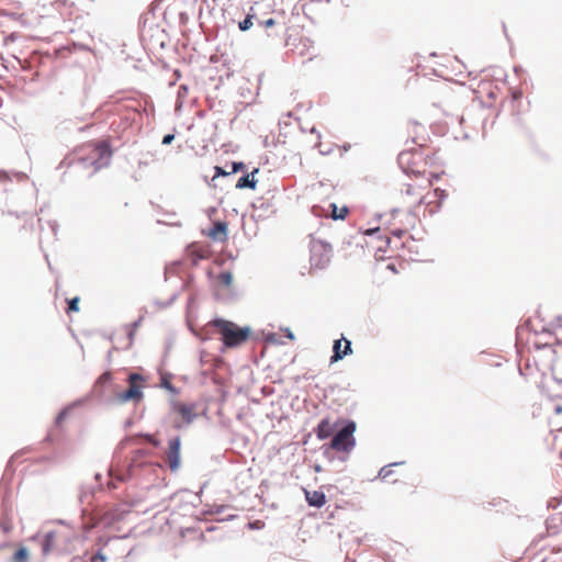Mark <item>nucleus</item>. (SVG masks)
Wrapping results in <instances>:
<instances>
[{
	"mask_svg": "<svg viewBox=\"0 0 562 562\" xmlns=\"http://www.w3.org/2000/svg\"><path fill=\"white\" fill-rule=\"evenodd\" d=\"M313 470H314L315 473H321L323 471V468H322L321 464L315 463L313 465Z\"/></svg>",
	"mask_w": 562,
	"mask_h": 562,
	"instance_id": "nucleus-54",
	"label": "nucleus"
},
{
	"mask_svg": "<svg viewBox=\"0 0 562 562\" xmlns=\"http://www.w3.org/2000/svg\"><path fill=\"white\" fill-rule=\"evenodd\" d=\"M79 303H80L79 296H74L71 299H68L66 312L68 314L79 312Z\"/></svg>",
	"mask_w": 562,
	"mask_h": 562,
	"instance_id": "nucleus-28",
	"label": "nucleus"
},
{
	"mask_svg": "<svg viewBox=\"0 0 562 562\" xmlns=\"http://www.w3.org/2000/svg\"><path fill=\"white\" fill-rule=\"evenodd\" d=\"M218 279H220V282H221L224 286L228 288V286H231V285H232V283H233L234 276H233V273H232L231 271L225 270V271H222V272L220 273Z\"/></svg>",
	"mask_w": 562,
	"mask_h": 562,
	"instance_id": "nucleus-29",
	"label": "nucleus"
},
{
	"mask_svg": "<svg viewBox=\"0 0 562 562\" xmlns=\"http://www.w3.org/2000/svg\"><path fill=\"white\" fill-rule=\"evenodd\" d=\"M252 209L255 212L254 217L257 220H266L276 212L272 200L263 198L257 199L252 203Z\"/></svg>",
	"mask_w": 562,
	"mask_h": 562,
	"instance_id": "nucleus-13",
	"label": "nucleus"
},
{
	"mask_svg": "<svg viewBox=\"0 0 562 562\" xmlns=\"http://www.w3.org/2000/svg\"><path fill=\"white\" fill-rule=\"evenodd\" d=\"M210 325L218 330L222 342L221 352L241 347L254 334L249 325L239 326L235 322L220 316L212 318Z\"/></svg>",
	"mask_w": 562,
	"mask_h": 562,
	"instance_id": "nucleus-1",
	"label": "nucleus"
},
{
	"mask_svg": "<svg viewBox=\"0 0 562 562\" xmlns=\"http://www.w3.org/2000/svg\"><path fill=\"white\" fill-rule=\"evenodd\" d=\"M554 413L557 415H561L562 414V405H555L554 407Z\"/></svg>",
	"mask_w": 562,
	"mask_h": 562,
	"instance_id": "nucleus-59",
	"label": "nucleus"
},
{
	"mask_svg": "<svg viewBox=\"0 0 562 562\" xmlns=\"http://www.w3.org/2000/svg\"><path fill=\"white\" fill-rule=\"evenodd\" d=\"M205 212H206L207 217H209V218H212V217H213V215L217 213V207H215V206H210V207H207V209H206V211H205Z\"/></svg>",
	"mask_w": 562,
	"mask_h": 562,
	"instance_id": "nucleus-50",
	"label": "nucleus"
},
{
	"mask_svg": "<svg viewBox=\"0 0 562 562\" xmlns=\"http://www.w3.org/2000/svg\"><path fill=\"white\" fill-rule=\"evenodd\" d=\"M12 505L11 503V490L9 487H0V505Z\"/></svg>",
	"mask_w": 562,
	"mask_h": 562,
	"instance_id": "nucleus-31",
	"label": "nucleus"
},
{
	"mask_svg": "<svg viewBox=\"0 0 562 562\" xmlns=\"http://www.w3.org/2000/svg\"><path fill=\"white\" fill-rule=\"evenodd\" d=\"M502 26H503L504 34H505V36H506L507 41L509 42V41H510V38H509L508 34H507L506 24L503 22V23H502Z\"/></svg>",
	"mask_w": 562,
	"mask_h": 562,
	"instance_id": "nucleus-61",
	"label": "nucleus"
},
{
	"mask_svg": "<svg viewBox=\"0 0 562 562\" xmlns=\"http://www.w3.org/2000/svg\"><path fill=\"white\" fill-rule=\"evenodd\" d=\"M128 381L134 383L136 381H142L144 382L145 381V378L140 374V373H137V372H131L128 374Z\"/></svg>",
	"mask_w": 562,
	"mask_h": 562,
	"instance_id": "nucleus-42",
	"label": "nucleus"
},
{
	"mask_svg": "<svg viewBox=\"0 0 562 562\" xmlns=\"http://www.w3.org/2000/svg\"><path fill=\"white\" fill-rule=\"evenodd\" d=\"M86 148L89 150V154L77 158L79 166L83 168L93 167L94 171L110 166L113 149L109 138L92 140L87 144Z\"/></svg>",
	"mask_w": 562,
	"mask_h": 562,
	"instance_id": "nucleus-2",
	"label": "nucleus"
},
{
	"mask_svg": "<svg viewBox=\"0 0 562 562\" xmlns=\"http://www.w3.org/2000/svg\"><path fill=\"white\" fill-rule=\"evenodd\" d=\"M115 475L116 480H119L120 482H125L130 480L133 476V464L131 463L124 472Z\"/></svg>",
	"mask_w": 562,
	"mask_h": 562,
	"instance_id": "nucleus-34",
	"label": "nucleus"
},
{
	"mask_svg": "<svg viewBox=\"0 0 562 562\" xmlns=\"http://www.w3.org/2000/svg\"><path fill=\"white\" fill-rule=\"evenodd\" d=\"M406 233L405 229L396 228L392 232L394 237L402 238V236Z\"/></svg>",
	"mask_w": 562,
	"mask_h": 562,
	"instance_id": "nucleus-51",
	"label": "nucleus"
},
{
	"mask_svg": "<svg viewBox=\"0 0 562 562\" xmlns=\"http://www.w3.org/2000/svg\"><path fill=\"white\" fill-rule=\"evenodd\" d=\"M329 207L333 211V214H331L333 220H345L346 216L349 214V209L346 205L338 209L336 203H330Z\"/></svg>",
	"mask_w": 562,
	"mask_h": 562,
	"instance_id": "nucleus-25",
	"label": "nucleus"
},
{
	"mask_svg": "<svg viewBox=\"0 0 562 562\" xmlns=\"http://www.w3.org/2000/svg\"><path fill=\"white\" fill-rule=\"evenodd\" d=\"M144 398L143 387L140 385L132 384L126 390L116 394V401L121 404L134 402L139 403Z\"/></svg>",
	"mask_w": 562,
	"mask_h": 562,
	"instance_id": "nucleus-14",
	"label": "nucleus"
},
{
	"mask_svg": "<svg viewBox=\"0 0 562 562\" xmlns=\"http://www.w3.org/2000/svg\"><path fill=\"white\" fill-rule=\"evenodd\" d=\"M338 424L329 442L338 453H344L348 457L357 445L355 437L357 424L350 418H338Z\"/></svg>",
	"mask_w": 562,
	"mask_h": 562,
	"instance_id": "nucleus-4",
	"label": "nucleus"
},
{
	"mask_svg": "<svg viewBox=\"0 0 562 562\" xmlns=\"http://www.w3.org/2000/svg\"><path fill=\"white\" fill-rule=\"evenodd\" d=\"M172 427L176 430H182L183 428L188 427V425L184 424V422L181 419V420H175L173 424H172Z\"/></svg>",
	"mask_w": 562,
	"mask_h": 562,
	"instance_id": "nucleus-47",
	"label": "nucleus"
},
{
	"mask_svg": "<svg viewBox=\"0 0 562 562\" xmlns=\"http://www.w3.org/2000/svg\"><path fill=\"white\" fill-rule=\"evenodd\" d=\"M171 409L175 413H178L181 417V419L187 424L188 426L191 425L199 416V414L195 412V404H186L179 401H171L170 403Z\"/></svg>",
	"mask_w": 562,
	"mask_h": 562,
	"instance_id": "nucleus-8",
	"label": "nucleus"
},
{
	"mask_svg": "<svg viewBox=\"0 0 562 562\" xmlns=\"http://www.w3.org/2000/svg\"><path fill=\"white\" fill-rule=\"evenodd\" d=\"M555 322H557L558 326L562 327V316L561 315L557 316Z\"/></svg>",
	"mask_w": 562,
	"mask_h": 562,
	"instance_id": "nucleus-62",
	"label": "nucleus"
},
{
	"mask_svg": "<svg viewBox=\"0 0 562 562\" xmlns=\"http://www.w3.org/2000/svg\"><path fill=\"white\" fill-rule=\"evenodd\" d=\"M142 322L143 317L140 316L127 326L128 347L133 345L135 331L140 326Z\"/></svg>",
	"mask_w": 562,
	"mask_h": 562,
	"instance_id": "nucleus-27",
	"label": "nucleus"
},
{
	"mask_svg": "<svg viewBox=\"0 0 562 562\" xmlns=\"http://www.w3.org/2000/svg\"><path fill=\"white\" fill-rule=\"evenodd\" d=\"M128 510H123L120 506H115L111 509H106L100 505L93 506V508L81 507V518L83 524L89 528H93L100 524L111 526L122 520Z\"/></svg>",
	"mask_w": 562,
	"mask_h": 562,
	"instance_id": "nucleus-3",
	"label": "nucleus"
},
{
	"mask_svg": "<svg viewBox=\"0 0 562 562\" xmlns=\"http://www.w3.org/2000/svg\"><path fill=\"white\" fill-rule=\"evenodd\" d=\"M206 235L214 241L224 243L228 238V225L224 221H217L209 228Z\"/></svg>",
	"mask_w": 562,
	"mask_h": 562,
	"instance_id": "nucleus-15",
	"label": "nucleus"
},
{
	"mask_svg": "<svg viewBox=\"0 0 562 562\" xmlns=\"http://www.w3.org/2000/svg\"><path fill=\"white\" fill-rule=\"evenodd\" d=\"M414 156H422V153L417 149L402 150L397 156V164L406 175L414 173L416 177H419L422 172L412 168Z\"/></svg>",
	"mask_w": 562,
	"mask_h": 562,
	"instance_id": "nucleus-10",
	"label": "nucleus"
},
{
	"mask_svg": "<svg viewBox=\"0 0 562 562\" xmlns=\"http://www.w3.org/2000/svg\"><path fill=\"white\" fill-rule=\"evenodd\" d=\"M50 227H52V231H53L54 235H56L57 228H58L57 223L56 222L50 223Z\"/></svg>",
	"mask_w": 562,
	"mask_h": 562,
	"instance_id": "nucleus-60",
	"label": "nucleus"
},
{
	"mask_svg": "<svg viewBox=\"0 0 562 562\" xmlns=\"http://www.w3.org/2000/svg\"><path fill=\"white\" fill-rule=\"evenodd\" d=\"M224 510V506L217 505L215 509L212 510L213 514H221Z\"/></svg>",
	"mask_w": 562,
	"mask_h": 562,
	"instance_id": "nucleus-53",
	"label": "nucleus"
},
{
	"mask_svg": "<svg viewBox=\"0 0 562 562\" xmlns=\"http://www.w3.org/2000/svg\"><path fill=\"white\" fill-rule=\"evenodd\" d=\"M83 403H86V398H78L75 402H72L70 405L65 406L64 408H61L57 413V415L55 416L54 425L56 427H60L64 424V422L67 419V417L70 414L71 409L77 407V406L82 405Z\"/></svg>",
	"mask_w": 562,
	"mask_h": 562,
	"instance_id": "nucleus-20",
	"label": "nucleus"
},
{
	"mask_svg": "<svg viewBox=\"0 0 562 562\" xmlns=\"http://www.w3.org/2000/svg\"><path fill=\"white\" fill-rule=\"evenodd\" d=\"M195 301V295L191 294L188 299V307H190Z\"/></svg>",
	"mask_w": 562,
	"mask_h": 562,
	"instance_id": "nucleus-58",
	"label": "nucleus"
},
{
	"mask_svg": "<svg viewBox=\"0 0 562 562\" xmlns=\"http://www.w3.org/2000/svg\"><path fill=\"white\" fill-rule=\"evenodd\" d=\"M352 353V342L346 337L335 339L333 342V355L330 356V363L342 360L346 356Z\"/></svg>",
	"mask_w": 562,
	"mask_h": 562,
	"instance_id": "nucleus-9",
	"label": "nucleus"
},
{
	"mask_svg": "<svg viewBox=\"0 0 562 562\" xmlns=\"http://www.w3.org/2000/svg\"><path fill=\"white\" fill-rule=\"evenodd\" d=\"M262 334H263V339L267 342L272 344V345H279L280 344L276 333H273V331H268V333L262 331Z\"/></svg>",
	"mask_w": 562,
	"mask_h": 562,
	"instance_id": "nucleus-36",
	"label": "nucleus"
},
{
	"mask_svg": "<svg viewBox=\"0 0 562 562\" xmlns=\"http://www.w3.org/2000/svg\"><path fill=\"white\" fill-rule=\"evenodd\" d=\"M44 440H45V441H47V442H52V441H53V436H52V434H48V435L45 437V439H44Z\"/></svg>",
	"mask_w": 562,
	"mask_h": 562,
	"instance_id": "nucleus-64",
	"label": "nucleus"
},
{
	"mask_svg": "<svg viewBox=\"0 0 562 562\" xmlns=\"http://www.w3.org/2000/svg\"><path fill=\"white\" fill-rule=\"evenodd\" d=\"M260 171L259 167H255L250 172H244L240 176L235 184V188L238 190L250 189L255 190L258 183L256 179V175Z\"/></svg>",
	"mask_w": 562,
	"mask_h": 562,
	"instance_id": "nucleus-16",
	"label": "nucleus"
},
{
	"mask_svg": "<svg viewBox=\"0 0 562 562\" xmlns=\"http://www.w3.org/2000/svg\"><path fill=\"white\" fill-rule=\"evenodd\" d=\"M257 23L260 27H263V29H269V27H272L276 25V20L273 18H269V19H266V20H260L257 18Z\"/></svg>",
	"mask_w": 562,
	"mask_h": 562,
	"instance_id": "nucleus-37",
	"label": "nucleus"
},
{
	"mask_svg": "<svg viewBox=\"0 0 562 562\" xmlns=\"http://www.w3.org/2000/svg\"><path fill=\"white\" fill-rule=\"evenodd\" d=\"M113 382V374L111 371H104L99 378L94 381L93 387L90 391L89 394H87L83 398H86V402L89 401L91 397H95L100 401L103 400L105 395L106 387L112 384Z\"/></svg>",
	"mask_w": 562,
	"mask_h": 562,
	"instance_id": "nucleus-7",
	"label": "nucleus"
},
{
	"mask_svg": "<svg viewBox=\"0 0 562 562\" xmlns=\"http://www.w3.org/2000/svg\"><path fill=\"white\" fill-rule=\"evenodd\" d=\"M165 461L172 473H176L180 469L181 437L179 435L169 438Z\"/></svg>",
	"mask_w": 562,
	"mask_h": 562,
	"instance_id": "nucleus-6",
	"label": "nucleus"
},
{
	"mask_svg": "<svg viewBox=\"0 0 562 562\" xmlns=\"http://www.w3.org/2000/svg\"><path fill=\"white\" fill-rule=\"evenodd\" d=\"M177 299H178V293H173V294L170 296V299L164 303V307H169V306H171V305L176 302V300H177Z\"/></svg>",
	"mask_w": 562,
	"mask_h": 562,
	"instance_id": "nucleus-48",
	"label": "nucleus"
},
{
	"mask_svg": "<svg viewBox=\"0 0 562 562\" xmlns=\"http://www.w3.org/2000/svg\"><path fill=\"white\" fill-rule=\"evenodd\" d=\"M12 505H0V529L3 533L12 530Z\"/></svg>",
	"mask_w": 562,
	"mask_h": 562,
	"instance_id": "nucleus-17",
	"label": "nucleus"
},
{
	"mask_svg": "<svg viewBox=\"0 0 562 562\" xmlns=\"http://www.w3.org/2000/svg\"><path fill=\"white\" fill-rule=\"evenodd\" d=\"M178 19L180 25H186L189 22V14L184 11L178 12Z\"/></svg>",
	"mask_w": 562,
	"mask_h": 562,
	"instance_id": "nucleus-43",
	"label": "nucleus"
},
{
	"mask_svg": "<svg viewBox=\"0 0 562 562\" xmlns=\"http://www.w3.org/2000/svg\"><path fill=\"white\" fill-rule=\"evenodd\" d=\"M29 558V549L24 546H20L12 555V562H27Z\"/></svg>",
	"mask_w": 562,
	"mask_h": 562,
	"instance_id": "nucleus-24",
	"label": "nucleus"
},
{
	"mask_svg": "<svg viewBox=\"0 0 562 562\" xmlns=\"http://www.w3.org/2000/svg\"><path fill=\"white\" fill-rule=\"evenodd\" d=\"M194 281V278L192 274H189L188 278L182 283L183 290H189Z\"/></svg>",
	"mask_w": 562,
	"mask_h": 562,
	"instance_id": "nucleus-45",
	"label": "nucleus"
},
{
	"mask_svg": "<svg viewBox=\"0 0 562 562\" xmlns=\"http://www.w3.org/2000/svg\"><path fill=\"white\" fill-rule=\"evenodd\" d=\"M405 461H397V462H392V463H389L384 467H382L379 472H378V475L375 479H380L381 481H385L389 476H391L393 474V471L391 470L392 467H398V465H402L404 464Z\"/></svg>",
	"mask_w": 562,
	"mask_h": 562,
	"instance_id": "nucleus-22",
	"label": "nucleus"
},
{
	"mask_svg": "<svg viewBox=\"0 0 562 562\" xmlns=\"http://www.w3.org/2000/svg\"><path fill=\"white\" fill-rule=\"evenodd\" d=\"M13 459H14V457H12V458L9 460V462H8V464H7V468H5V471H7V472H8V471H13V469H12Z\"/></svg>",
	"mask_w": 562,
	"mask_h": 562,
	"instance_id": "nucleus-56",
	"label": "nucleus"
},
{
	"mask_svg": "<svg viewBox=\"0 0 562 562\" xmlns=\"http://www.w3.org/2000/svg\"><path fill=\"white\" fill-rule=\"evenodd\" d=\"M102 490H103L102 484H99V485L82 484L80 486V492L78 495V499H79L80 504L82 505V507L89 508V506H90L91 508H93V506H95L93 504L94 499H95V493L98 491H102Z\"/></svg>",
	"mask_w": 562,
	"mask_h": 562,
	"instance_id": "nucleus-12",
	"label": "nucleus"
},
{
	"mask_svg": "<svg viewBox=\"0 0 562 562\" xmlns=\"http://www.w3.org/2000/svg\"><path fill=\"white\" fill-rule=\"evenodd\" d=\"M258 524H260V521H251L249 522V528L250 529H259L260 527L258 526Z\"/></svg>",
	"mask_w": 562,
	"mask_h": 562,
	"instance_id": "nucleus-55",
	"label": "nucleus"
},
{
	"mask_svg": "<svg viewBox=\"0 0 562 562\" xmlns=\"http://www.w3.org/2000/svg\"><path fill=\"white\" fill-rule=\"evenodd\" d=\"M434 194H435V196L439 200V205H438V207H440V205H441L442 201L447 199L448 193H447V191H446V190H443V189L436 188V189L434 190Z\"/></svg>",
	"mask_w": 562,
	"mask_h": 562,
	"instance_id": "nucleus-38",
	"label": "nucleus"
},
{
	"mask_svg": "<svg viewBox=\"0 0 562 562\" xmlns=\"http://www.w3.org/2000/svg\"><path fill=\"white\" fill-rule=\"evenodd\" d=\"M305 501L310 507L322 508L326 504V495L323 491H308L303 488Z\"/></svg>",
	"mask_w": 562,
	"mask_h": 562,
	"instance_id": "nucleus-18",
	"label": "nucleus"
},
{
	"mask_svg": "<svg viewBox=\"0 0 562 562\" xmlns=\"http://www.w3.org/2000/svg\"><path fill=\"white\" fill-rule=\"evenodd\" d=\"M229 176H231L229 171H227L224 167L215 166L214 167V177H213L212 181H215L220 177L226 178Z\"/></svg>",
	"mask_w": 562,
	"mask_h": 562,
	"instance_id": "nucleus-35",
	"label": "nucleus"
},
{
	"mask_svg": "<svg viewBox=\"0 0 562 562\" xmlns=\"http://www.w3.org/2000/svg\"><path fill=\"white\" fill-rule=\"evenodd\" d=\"M311 133H314L317 135L318 138H321V134L317 132L316 127L313 126L311 130H310Z\"/></svg>",
	"mask_w": 562,
	"mask_h": 562,
	"instance_id": "nucleus-63",
	"label": "nucleus"
},
{
	"mask_svg": "<svg viewBox=\"0 0 562 562\" xmlns=\"http://www.w3.org/2000/svg\"><path fill=\"white\" fill-rule=\"evenodd\" d=\"M380 232H381L380 226H375V227L368 228L364 232V235H367V236H374V235L379 234Z\"/></svg>",
	"mask_w": 562,
	"mask_h": 562,
	"instance_id": "nucleus-46",
	"label": "nucleus"
},
{
	"mask_svg": "<svg viewBox=\"0 0 562 562\" xmlns=\"http://www.w3.org/2000/svg\"><path fill=\"white\" fill-rule=\"evenodd\" d=\"M160 386L162 389H165L166 391H168L172 395H179L180 394V389L175 386L170 381H168L166 379H161L160 380Z\"/></svg>",
	"mask_w": 562,
	"mask_h": 562,
	"instance_id": "nucleus-30",
	"label": "nucleus"
},
{
	"mask_svg": "<svg viewBox=\"0 0 562 562\" xmlns=\"http://www.w3.org/2000/svg\"><path fill=\"white\" fill-rule=\"evenodd\" d=\"M55 537H56V532L53 530H50L44 535L42 542H41V550H42L43 555H47L52 551L54 543H55Z\"/></svg>",
	"mask_w": 562,
	"mask_h": 562,
	"instance_id": "nucleus-21",
	"label": "nucleus"
},
{
	"mask_svg": "<svg viewBox=\"0 0 562 562\" xmlns=\"http://www.w3.org/2000/svg\"><path fill=\"white\" fill-rule=\"evenodd\" d=\"M319 452L330 463L334 462L335 460H338V461L344 463L348 459V457L346 454H344V453L336 454L338 452L336 451L335 448L331 447L330 442L322 445L319 447Z\"/></svg>",
	"mask_w": 562,
	"mask_h": 562,
	"instance_id": "nucleus-19",
	"label": "nucleus"
},
{
	"mask_svg": "<svg viewBox=\"0 0 562 562\" xmlns=\"http://www.w3.org/2000/svg\"><path fill=\"white\" fill-rule=\"evenodd\" d=\"M101 479H102V474H101V473H99V472H97V473L94 474V480H95V482H97L94 485L102 484V483H101Z\"/></svg>",
	"mask_w": 562,
	"mask_h": 562,
	"instance_id": "nucleus-52",
	"label": "nucleus"
},
{
	"mask_svg": "<svg viewBox=\"0 0 562 562\" xmlns=\"http://www.w3.org/2000/svg\"><path fill=\"white\" fill-rule=\"evenodd\" d=\"M311 268L325 269L330 262L333 247L329 243L324 240H314L310 249Z\"/></svg>",
	"mask_w": 562,
	"mask_h": 562,
	"instance_id": "nucleus-5",
	"label": "nucleus"
},
{
	"mask_svg": "<svg viewBox=\"0 0 562 562\" xmlns=\"http://www.w3.org/2000/svg\"><path fill=\"white\" fill-rule=\"evenodd\" d=\"M173 139H175V134H171V133L165 134L161 139V144L170 145L173 142Z\"/></svg>",
	"mask_w": 562,
	"mask_h": 562,
	"instance_id": "nucleus-44",
	"label": "nucleus"
},
{
	"mask_svg": "<svg viewBox=\"0 0 562 562\" xmlns=\"http://www.w3.org/2000/svg\"><path fill=\"white\" fill-rule=\"evenodd\" d=\"M254 20L257 21V15L254 13H248L244 20L238 22V29L241 32H246L250 30V27L254 25Z\"/></svg>",
	"mask_w": 562,
	"mask_h": 562,
	"instance_id": "nucleus-26",
	"label": "nucleus"
},
{
	"mask_svg": "<svg viewBox=\"0 0 562 562\" xmlns=\"http://www.w3.org/2000/svg\"><path fill=\"white\" fill-rule=\"evenodd\" d=\"M282 331L284 333V336L290 339V340H293L295 338L293 331L291 330V328L286 327V328H282Z\"/></svg>",
	"mask_w": 562,
	"mask_h": 562,
	"instance_id": "nucleus-49",
	"label": "nucleus"
},
{
	"mask_svg": "<svg viewBox=\"0 0 562 562\" xmlns=\"http://www.w3.org/2000/svg\"><path fill=\"white\" fill-rule=\"evenodd\" d=\"M90 126H91L90 124L79 126V125H77L76 121L69 119V120L63 121L59 125V128L64 130V131L76 130L78 132H83V131L88 130Z\"/></svg>",
	"mask_w": 562,
	"mask_h": 562,
	"instance_id": "nucleus-23",
	"label": "nucleus"
},
{
	"mask_svg": "<svg viewBox=\"0 0 562 562\" xmlns=\"http://www.w3.org/2000/svg\"><path fill=\"white\" fill-rule=\"evenodd\" d=\"M109 475H110V481L108 482V488L110 491H113L117 487L116 482L119 480H116V475L112 471L109 472Z\"/></svg>",
	"mask_w": 562,
	"mask_h": 562,
	"instance_id": "nucleus-39",
	"label": "nucleus"
},
{
	"mask_svg": "<svg viewBox=\"0 0 562 562\" xmlns=\"http://www.w3.org/2000/svg\"><path fill=\"white\" fill-rule=\"evenodd\" d=\"M514 71L516 75H520L521 72H524V68L521 66L517 65L514 67Z\"/></svg>",
	"mask_w": 562,
	"mask_h": 562,
	"instance_id": "nucleus-57",
	"label": "nucleus"
},
{
	"mask_svg": "<svg viewBox=\"0 0 562 562\" xmlns=\"http://www.w3.org/2000/svg\"><path fill=\"white\" fill-rule=\"evenodd\" d=\"M108 560L106 555L102 552V550H98L93 558H92V562H105Z\"/></svg>",
	"mask_w": 562,
	"mask_h": 562,
	"instance_id": "nucleus-41",
	"label": "nucleus"
},
{
	"mask_svg": "<svg viewBox=\"0 0 562 562\" xmlns=\"http://www.w3.org/2000/svg\"><path fill=\"white\" fill-rule=\"evenodd\" d=\"M522 97V92L520 89L512 88L510 89V98L513 101H519Z\"/></svg>",
	"mask_w": 562,
	"mask_h": 562,
	"instance_id": "nucleus-40",
	"label": "nucleus"
},
{
	"mask_svg": "<svg viewBox=\"0 0 562 562\" xmlns=\"http://www.w3.org/2000/svg\"><path fill=\"white\" fill-rule=\"evenodd\" d=\"M180 267H181V262L180 261H173V262L167 265L166 268H165V281L168 280V273L169 272L178 273Z\"/></svg>",
	"mask_w": 562,
	"mask_h": 562,
	"instance_id": "nucleus-33",
	"label": "nucleus"
},
{
	"mask_svg": "<svg viewBox=\"0 0 562 562\" xmlns=\"http://www.w3.org/2000/svg\"><path fill=\"white\" fill-rule=\"evenodd\" d=\"M232 169L229 170L231 176L237 172H245L247 166L244 161H232Z\"/></svg>",
	"mask_w": 562,
	"mask_h": 562,
	"instance_id": "nucleus-32",
	"label": "nucleus"
},
{
	"mask_svg": "<svg viewBox=\"0 0 562 562\" xmlns=\"http://www.w3.org/2000/svg\"><path fill=\"white\" fill-rule=\"evenodd\" d=\"M338 425V418L333 422L329 416H325L317 423L314 434L318 440L329 439Z\"/></svg>",
	"mask_w": 562,
	"mask_h": 562,
	"instance_id": "nucleus-11",
	"label": "nucleus"
}]
</instances>
